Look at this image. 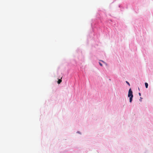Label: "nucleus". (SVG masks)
Returning a JSON list of instances; mask_svg holds the SVG:
<instances>
[{
	"label": "nucleus",
	"instance_id": "1",
	"mask_svg": "<svg viewBox=\"0 0 153 153\" xmlns=\"http://www.w3.org/2000/svg\"><path fill=\"white\" fill-rule=\"evenodd\" d=\"M128 97H130V98H129L130 102H131L133 96L132 94V91L131 90V88H130V89L129 90L128 92Z\"/></svg>",
	"mask_w": 153,
	"mask_h": 153
},
{
	"label": "nucleus",
	"instance_id": "2",
	"mask_svg": "<svg viewBox=\"0 0 153 153\" xmlns=\"http://www.w3.org/2000/svg\"><path fill=\"white\" fill-rule=\"evenodd\" d=\"M62 81L61 79H59L57 82L59 84L62 82Z\"/></svg>",
	"mask_w": 153,
	"mask_h": 153
},
{
	"label": "nucleus",
	"instance_id": "3",
	"mask_svg": "<svg viewBox=\"0 0 153 153\" xmlns=\"http://www.w3.org/2000/svg\"><path fill=\"white\" fill-rule=\"evenodd\" d=\"M145 84L146 88H147L148 86V84L147 82H146Z\"/></svg>",
	"mask_w": 153,
	"mask_h": 153
},
{
	"label": "nucleus",
	"instance_id": "4",
	"mask_svg": "<svg viewBox=\"0 0 153 153\" xmlns=\"http://www.w3.org/2000/svg\"><path fill=\"white\" fill-rule=\"evenodd\" d=\"M126 82L129 85H130V84L128 81H126Z\"/></svg>",
	"mask_w": 153,
	"mask_h": 153
},
{
	"label": "nucleus",
	"instance_id": "5",
	"mask_svg": "<svg viewBox=\"0 0 153 153\" xmlns=\"http://www.w3.org/2000/svg\"><path fill=\"white\" fill-rule=\"evenodd\" d=\"M99 64L101 66H102V64L100 62H99Z\"/></svg>",
	"mask_w": 153,
	"mask_h": 153
},
{
	"label": "nucleus",
	"instance_id": "6",
	"mask_svg": "<svg viewBox=\"0 0 153 153\" xmlns=\"http://www.w3.org/2000/svg\"><path fill=\"white\" fill-rule=\"evenodd\" d=\"M139 95L140 96H141V93H139Z\"/></svg>",
	"mask_w": 153,
	"mask_h": 153
},
{
	"label": "nucleus",
	"instance_id": "7",
	"mask_svg": "<svg viewBox=\"0 0 153 153\" xmlns=\"http://www.w3.org/2000/svg\"><path fill=\"white\" fill-rule=\"evenodd\" d=\"M102 61V62L105 63L103 61Z\"/></svg>",
	"mask_w": 153,
	"mask_h": 153
},
{
	"label": "nucleus",
	"instance_id": "8",
	"mask_svg": "<svg viewBox=\"0 0 153 153\" xmlns=\"http://www.w3.org/2000/svg\"><path fill=\"white\" fill-rule=\"evenodd\" d=\"M140 100L141 101V99H140Z\"/></svg>",
	"mask_w": 153,
	"mask_h": 153
}]
</instances>
